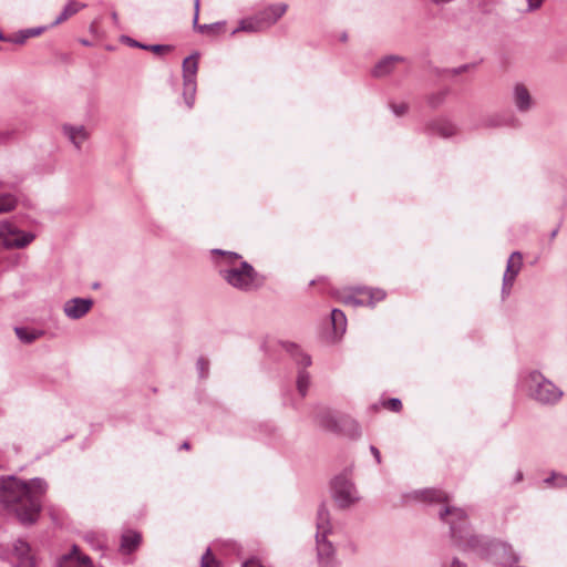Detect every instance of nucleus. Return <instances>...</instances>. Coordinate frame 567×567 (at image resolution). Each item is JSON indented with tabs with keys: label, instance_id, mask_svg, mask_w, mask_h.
Returning a JSON list of instances; mask_svg holds the SVG:
<instances>
[{
	"label": "nucleus",
	"instance_id": "1",
	"mask_svg": "<svg viewBox=\"0 0 567 567\" xmlns=\"http://www.w3.org/2000/svg\"><path fill=\"white\" fill-rule=\"evenodd\" d=\"M48 489L43 478L34 477L29 482L16 476L0 478V503L16 513L18 519L24 524H33L42 508V496Z\"/></svg>",
	"mask_w": 567,
	"mask_h": 567
},
{
	"label": "nucleus",
	"instance_id": "2",
	"mask_svg": "<svg viewBox=\"0 0 567 567\" xmlns=\"http://www.w3.org/2000/svg\"><path fill=\"white\" fill-rule=\"evenodd\" d=\"M439 517L450 526V535L456 547L464 551L485 553V543L481 536L472 533L463 508L445 505L439 511Z\"/></svg>",
	"mask_w": 567,
	"mask_h": 567
},
{
	"label": "nucleus",
	"instance_id": "3",
	"mask_svg": "<svg viewBox=\"0 0 567 567\" xmlns=\"http://www.w3.org/2000/svg\"><path fill=\"white\" fill-rule=\"evenodd\" d=\"M526 384L529 398L540 405H556L564 395L558 385L536 370L528 373Z\"/></svg>",
	"mask_w": 567,
	"mask_h": 567
},
{
	"label": "nucleus",
	"instance_id": "4",
	"mask_svg": "<svg viewBox=\"0 0 567 567\" xmlns=\"http://www.w3.org/2000/svg\"><path fill=\"white\" fill-rule=\"evenodd\" d=\"M331 532L330 514L326 504H321L317 513V556L319 567H336L334 548L327 540L328 534Z\"/></svg>",
	"mask_w": 567,
	"mask_h": 567
},
{
	"label": "nucleus",
	"instance_id": "5",
	"mask_svg": "<svg viewBox=\"0 0 567 567\" xmlns=\"http://www.w3.org/2000/svg\"><path fill=\"white\" fill-rule=\"evenodd\" d=\"M219 275L228 285L240 291H251L260 286L257 271L247 261H240L239 266H221Z\"/></svg>",
	"mask_w": 567,
	"mask_h": 567
},
{
	"label": "nucleus",
	"instance_id": "6",
	"mask_svg": "<svg viewBox=\"0 0 567 567\" xmlns=\"http://www.w3.org/2000/svg\"><path fill=\"white\" fill-rule=\"evenodd\" d=\"M331 495L340 508H348L360 501L354 483L346 474L337 475L332 480Z\"/></svg>",
	"mask_w": 567,
	"mask_h": 567
},
{
	"label": "nucleus",
	"instance_id": "7",
	"mask_svg": "<svg viewBox=\"0 0 567 567\" xmlns=\"http://www.w3.org/2000/svg\"><path fill=\"white\" fill-rule=\"evenodd\" d=\"M0 239L6 249H23L35 239V234L21 230L9 221H1Z\"/></svg>",
	"mask_w": 567,
	"mask_h": 567
},
{
	"label": "nucleus",
	"instance_id": "8",
	"mask_svg": "<svg viewBox=\"0 0 567 567\" xmlns=\"http://www.w3.org/2000/svg\"><path fill=\"white\" fill-rule=\"evenodd\" d=\"M511 103L520 114L530 112L535 106V100L529 89L524 83H515L511 93Z\"/></svg>",
	"mask_w": 567,
	"mask_h": 567
},
{
	"label": "nucleus",
	"instance_id": "9",
	"mask_svg": "<svg viewBox=\"0 0 567 567\" xmlns=\"http://www.w3.org/2000/svg\"><path fill=\"white\" fill-rule=\"evenodd\" d=\"M30 551L29 544L22 539H18L13 544L12 553L9 558L10 563L13 567H34V559Z\"/></svg>",
	"mask_w": 567,
	"mask_h": 567
},
{
	"label": "nucleus",
	"instance_id": "10",
	"mask_svg": "<svg viewBox=\"0 0 567 567\" xmlns=\"http://www.w3.org/2000/svg\"><path fill=\"white\" fill-rule=\"evenodd\" d=\"M288 9L287 3L269 4L256 13L264 30H268L286 13Z\"/></svg>",
	"mask_w": 567,
	"mask_h": 567
},
{
	"label": "nucleus",
	"instance_id": "11",
	"mask_svg": "<svg viewBox=\"0 0 567 567\" xmlns=\"http://www.w3.org/2000/svg\"><path fill=\"white\" fill-rule=\"evenodd\" d=\"M93 307L91 298H72L63 306L64 315L72 320L83 318Z\"/></svg>",
	"mask_w": 567,
	"mask_h": 567
},
{
	"label": "nucleus",
	"instance_id": "12",
	"mask_svg": "<svg viewBox=\"0 0 567 567\" xmlns=\"http://www.w3.org/2000/svg\"><path fill=\"white\" fill-rule=\"evenodd\" d=\"M62 132L78 151L82 148L83 143L90 137V132L83 125L64 124Z\"/></svg>",
	"mask_w": 567,
	"mask_h": 567
},
{
	"label": "nucleus",
	"instance_id": "13",
	"mask_svg": "<svg viewBox=\"0 0 567 567\" xmlns=\"http://www.w3.org/2000/svg\"><path fill=\"white\" fill-rule=\"evenodd\" d=\"M485 127H502L511 126L517 127L519 125L518 118L512 113H495L487 115L482 123Z\"/></svg>",
	"mask_w": 567,
	"mask_h": 567
},
{
	"label": "nucleus",
	"instance_id": "14",
	"mask_svg": "<svg viewBox=\"0 0 567 567\" xmlns=\"http://www.w3.org/2000/svg\"><path fill=\"white\" fill-rule=\"evenodd\" d=\"M56 567H92V563L87 556L80 555L78 547L73 546L71 553L58 559Z\"/></svg>",
	"mask_w": 567,
	"mask_h": 567
},
{
	"label": "nucleus",
	"instance_id": "15",
	"mask_svg": "<svg viewBox=\"0 0 567 567\" xmlns=\"http://www.w3.org/2000/svg\"><path fill=\"white\" fill-rule=\"evenodd\" d=\"M427 132L432 135H437L444 138L452 137L456 134V126L446 118H437L432 121L427 127Z\"/></svg>",
	"mask_w": 567,
	"mask_h": 567
},
{
	"label": "nucleus",
	"instance_id": "16",
	"mask_svg": "<svg viewBox=\"0 0 567 567\" xmlns=\"http://www.w3.org/2000/svg\"><path fill=\"white\" fill-rule=\"evenodd\" d=\"M404 61L403 56L400 55H388L381 59L372 69V75L374 78H383L393 72L396 63Z\"/></svg>",
	"mask_w": 567,
	"mask_h": 567
},
{
	"label": "nucleus",
	"instance_id": "17",
	"mask_svg": "<svg viewBox=\"0 0 567 567\" xmlns=\"http://www.w3.org/2000/svg\"><path fill=\"white\" fill-rule=\"evenodd\" d=\"M493 550L499 556V563L503 565L513 566L519 560V556L506 543H494Z\"/></svg>",
	"mask_w": 567,
	"mask_h": 567
},
{
	"label": "nucleus",
	"instance_id": "18",
	"mask_svg": "<svg viewBox=\"0 0 567 567\" xmlns=\"http://www.w3.org/2000/svg\"><path fill=\"white\" fill-rule=\"evenodd\" d=\"M142 542V536L135 530H126L121 537L120 549L124 554H131L137 549Z\"/></svg>",
	"mask_w": 567,
	"mask_h": 567
},
{
	"label": "nucleus",
	"instance_id": "19",
	"mask_svg": "<svg viewBox=\"0 0 567 567\" xmlns=\"http://www.w3.org/2000/svg\"><path fill=\"white\" fill-rule=\"evenodd\" d=\"M45 30V27H37L19 30L18 32L9 35L8 42L22 45L28 39L40 35Z\"/></svg>",
	"mask_w": 567,
	"mask_h": 567
},
{
	"label": "nucleus",
	"instance_id": "20",
	"mask_svg": "<svg viewBox=\"0 0 567 567\" xmlns=\"http://www.w3.org/2000/svg\"><path fill=\"white\" fill-rule=\"evenodd\" d=\"M523 266V255L519 251H514L507 260L504 278L516 279Z\"/></svg>",
	"mask_w": 567,
	"mask_h": 567
},
{
	"label": "nucleus",
	"instance_id": "21",
	"mask_svg": "<svg viewBox=\"0 0 567 567\" xmlns=\"http://www.w3.org/2000/svg\"><path fill=\"white\" fill-rule=\"evenodd\" d=\"M86 6L84 3L76 2L75 0H70L61 11V13L56 17V19L53 21L52 25H58L75 13H78L81 9L85 8Z\"/></svg>",
	"mask_w": 567,
	"mask_h": 567
},
{
	"label": "nucleus",
	"instance_id": "22",
	"mask_svg": "<svg viewBox=\"0 0 567 567\" xmlns=\"http://www.w3.org/2000/svg\"><path fill=\"white\" fill-rule=\"evenodd\" d=\"M199 6H200V1L199 0H195L194 1V19H193V24H194V28L198 32H200V33L215 32V31L219 30L223 25H225V22H215V23H210V24H198Z\"/></svg>",
	"mask_w": 567,
	"mask_h": 567
},
{
	"label": "nucleus",
	"instance_id": "23",
	"mask_svg": "<svg viewBox=\"0 0 567 567\" xmlns=\"http://www.w3.org/2000/svg\"><path fill=\"white\" fill-rule=\"evenodd\" d=\"M198 54H192L183 61V80H196Z\"/></svg>",
	"mask_w": 567,
	"mask_h": 567
},
{
	"label": "nucleus",
	"instance_id": "24",
	"mask_svg": "<svg viewBox=\"0 0 567 567\" xmlns=\"http://www.w3.org/2000/svg\"><path fill=\"white\" fill-rule=\"evenodd\" d=\"M417 495L421 497V499L429 502V503H447L449 502V495L441 489L427 488V489L417 492Z\"/></svg>",
	"mask_w": 567,
	"mask_h": 567
},
{
	"label": "nucleus",
	"instance_id": "25",
	"mask_svg": "<svg viewBox=\"0 0 567 567\" xmlns=\"http://www.w3.org/2000/svg\"><path fill=\"white\" fill-rule=\"evenodd\" d=\"M239 31L244 32H262L265 31L262 25L259 22L257 16L248 17L240 20L238 28L233 31V34H236Z\"/></svg>",
	"mask_w": 567,
	"mask_h": 567
},
{
	"label": "nucleus",
	"instance_id": "26",
	"mask_svg": "<svg viewBox=\"0 0 567 567\" xmlns=\"http://www.w3.org/2000/svg\"><path fill=\"white\" fill-rule=\"evenodd\" d=\"M14 332L18 339L27 344L32 343L33 341H35L37 339L44 334L42 330L30 329L25 327H16Z\"/></svg>",
	"mask_w": 567,
	"mask_h": 567
},
{
	"label": "nucleus",
	"instance_id": "27",
	"mask_svg": "<svg viewBox=\"0 0 567 567\" xmlns=\"http://www.w3.org/2000/svg\"><path fill=\"white\" fill-rule=\"evenodd\" d=\"M355 292L358 295L365 296L367 306L373 307L375 302L381 301L385 298V291L382 289H372V288H357Z\"/></svg>",
	"mask_w": 567,
	"mask_h": 567
},
{
	"label": "nucleus",
	"instance_id": "28",
	"mask_svg": "<svg viewBox=\"0 0 567 567\" xmlns=\"http://www.w3.org/2000/svg\"><path fill=\"white\" fill-rule=\"evenodd\" d=\"M19 204V196L13 193L0 194V214L13 212Z\"/></svg>",
	"mask_w": 567,
	"mask_h": 567
},
{
	"label": "nucleus",
	"instance_id": "29",
	"mask_svg": "<svg viewBox=\"0 0 567 567\" xmlns=\"http://www.w3.org/2000/svg\"><path fill=\"white\" fill-rule=\"evenodd\" d=\"M317 422L320 426L328 431L338 432L340 431L338 420L329 411H322L317 415Z\"/></svg>",
	"mask_w": 567,
	"mask_h": 567
},
{
	"label": "nucleus",
	"instance_id": "30",
	"mask_svg": "<svg viewBox=\"0 0 567 567\" xmlns=\"http://www.w3.org/2000/svg\"><path fill=\"white\" fill-rule=\"evenodd\" d=\"M214 254H218L221 256V260L218 261L219 269L223 267H233L234 265L239 266L241 261L240 255L234 251H225L220 249L213 250Z\"/></svg>",
	"mask_w": 567,
	"mask_h": 567
},
{
	"label": "nucleus",
	"instance_id": "31",
	"mask_svg": "<svg viewBox=\"0 0 567 567\" xmlns=\"http://www.w3.org/2000/svg\"><path fill=\"white\" fill-rule=\"evenodd\" d=\"M286 349L298 364H301L303 368L311 364L310 357L303 353L296 344L287 343Z\"/></svg>",
	"mask_w": 567,
	"mask_h": 567
},
{
	"label": "nucleus",
	"instance_id": "32",
	"mask_svg": "<svg viewBox=\"0 0 567 567\" xmlns=\"http://www.w3.org/2000/svg\"><path fill=\"white\" fill-rule=\"evenodd\" d=\"M184 90H183V96L185 100V103L190 109L194 105L195 102V93H196V80H183Z\"/></svg>",
	"mask_w": 567,
	"mask_h": 567
},
{
	"label": "nucleus",
	"instance_id": "33",
	"mask_svg": "<svg viewBox=\"0 0 567 567\" xmlns=\"http://www.w3.org/2000/svg\"><path fill=\"white\" fill-rule=\"evenodd\" d=\"M331 322L336 331L344 332L347 328V318L343 311L333 309L331 311Z\"/></svg>",
	"mask_w": 567,
	"mask_h": 567
},
{
	"label": "nucleus",
	"instance_id": "34",
	"mask_svg": "<svg viewBox=\"0 0 567 567\" xmlns=\"http://www.w3.org/2000/svg\"><path fill=\"white\" fill-rule=\"evenodd\" d=\"M544 483L556 488H567V475L553 472L550 476L544 480Z\"/></svg>",
	"mask_w": 567,
	"mask_h": 567
},
{
	"label": "nucleus",
	"instance_id": "35",
	"mask_svg": "<svg viewBox=\"0 0 567 567\" xmlns=\"http://www.w3.org/2000/svg\"><path fill=\"white\" fill-rule=\"evenodd\" d=\"M309 386H310V375L305 369H302L298 372V378H297V389L301 396H306V394L308 393Z\"/></svg>",
	"mask_w": 567,
	"mask_h": 567
},
{
	"label": "nucleus",
	"instance_id": "36",
	"mask_svg": "<svg viewBox=\"0 0 567 567\" xmlns=\"http://www.w3.org/2000/svg\"><path fill=\"white\" fill-rule=\"evenodd\" d=\"M200 567H219L218 561L208 547L200 558Z\"/></svg>",
	"mask_w": 567,
	"mask_h": 567
},
{
	"label": "nucleus",
	"instance_id": "37",
	"mask_svg": "<svg viewBox=\"0 0 567 567\" xmlns=\"http://www.w3.org/2000/svg\"><path fill=\"white\" fill-rule=\"evenodd\" d=\"M361 297H357V296H348L344 298L343 302L346 305H351V306H354V307H358V306H367V299H365V296L363 295H360Z\"/></svg>",
	"mask_w": 567,
	"mask_h": 567
},
{
	"label": "nucleus",
	"instance_id": "38",
	"mask_svg": "<svg viewBox=\"0 0 567 567\" xmlns=\"http://www.w3.org/2000/svg\"><path fill=\"white\" fill-rule=\"evenodd\" d=\"M515 280L508 279L503 277V284H502V297L506 298L509 296L512 288L514 286Z\"/></svg>",
	"mask_w": 567,
	"mask_h": 567
},
{
	"label": "nucleus",
	"instance_id": "39",
	"mask_svg": "<svg viewBox=\"0 0 567 567\" xmlns=\"http://www.w3.org/2000/svg\"><path fill=\"white\" fill-rule=\"evenodd\" d=\"M197 370H198V373H199V377L200 378H205L208 373V361L205 360L204 358H199L197 360Z\"/></svg>",
	"mask_w": 567,
	"mask_h": 567
},
{
	"label": "nucleus",
	"instance_id": "40",
	"mask_svg": "<svg viewBox=\"0 0 567 567\" xmlns=\"http://www.w3.org/2000/svg\"><path fill=\"white\" fill-rule=\"evenodd\" d=\"M444 99H445V93L440 92L437 94L431 95L429 97V103L432 107H437L443 102Z\"/></svg>",
	"mask_w": 567,
	"mask_h": 567
},
{
	"label": "nucleus",
	"instance_id": "41",
	"mask_svg": "<svg viewBox=\"0 0 567 567\" xmlns=\"http://www.w3.org/2000/svg\"><path fill=\"white\" fill-rule=\"evenodd\" d=\"M391 110L396 116H402L408 112V104L406 103H400V104H391Z\"/></svg>",
	"mask_w": 567,
	"mask_h": 567
},
{
	"label": "nucleus",
	"instance_id": "42",
	"mask_svg": "<svg viewBox=\"0 0 567 567\" xmlns=\"http://www.w3.org/2000/svg\"><path fill=\"white\" fill-rule=\"evenodd\" d=\"M388 405L392 411H395V412H399L402 408V403H401L400 399H396V398L390 399L388 402Z\"/></svg>",
	"mask_w": 567,
	"mask_h": 567
},
{
	"label": "nucleus",
	"instance_id": "43",
	"mask_svg": "<svg viewBox=\"0 0 567 567\" xmlns=\"http://www.w3.org/2000/svg\"><path fill=\"white\" fill-rule=\"evenodd\" d=\"M544 0H527V9L528 11H535L539 9L543 4Z\"/></svg>",
	"mask_w": 567,
	"mask_h": 567
},
{
	"label": "nucleus",
	"instance_id": "44",
	"mask_svg": "<svg viewBox=\"0 0 567 567\" xmlns=\"http://www.w3.org/2000/svg\"><path fill=\"white\" fill-rule=\"evenodd\" d=\"M147 47H148L147 50H151L155 53H161V52L169 50L168 45H163V44H152V45H147Z\"/></svg>",
	"mask_w": 567,
	"mask_h": 567
},
{
	"label": "nucleus",
	"instance_id": "45",
	"mask_svg": "<svg viewBox=\"0 0 567 567\" xmlns=\"http://www.w3.org/2000/svg\"><path fill=\"white\" fill-rule=\"evenodd\" d=\"M468 69H470V65H468V64H463V65H461V66H458V68L451 69V70H449L447 72H449L450 74H452V75H458V74H461V73H463V72L467 71Z\"/></svg>",
	"mask_w": 567,
	"mask_h": 567
},
{
	"label": "nucleus",
	"instance_id": "46",
	"mask_svg": "<svg viewBox=\"0 0 567 567\" xmlns=\"http://www.w3.org/2000/svg\"><path fill=\"white\" fill-rule=\"evenodd\" d=\"M126 41H127V43H128L131 47L142 48V49H144V50L148 49V47H147V45H144V44H142V43H140V42H137V41H135V40H133V39H131V38H128V37L126 38Z\"/></svg>",
	"mask_w": 567,
	"mask_h": 567
},
{
	"label": "nucleus",
	"instance_id": "47",
	"mask_svg": "<svg viewBox=\"0 0 567 567\" xmlns=\"http://www.w3.org/2000/svg\"><path fill=\"white\" fill-rule=\"evenodd\" d=\"M370 451H371L372 455L374 456L377 463L380 464L381 463L380 451L373 445L370 446Z\"/></svg>",
	"mask_w": 567,
	"mask_h": 567
},
{
	"label": "nucleus",
	"instance_id": "48",
	"mask_svg": "<svg viewBox=\"0 0 567 567\" xmlns=\"http://www.w3.org/2000/svg\"><path fill=\"white\" fill-rule=\"evenodd\" d=\"M450 567H467L465 563L461 561L458 558H453Z\"/></svg>",
	"mask_w": 567,
	"mask_h": 567
},
{
	"label": "nucleus",
	"instance_id": "49",
	"mask_svg": "<svg viewBox=\"0 0 567 567\" xmlns=\"http://www.w3.org/2000/svg\"><path fill=\"white\" fill-rule=\"evenodd\" d=\"M523 478H524L523 472H522L520 470H518V471L515 473V476H514L513 482H514L515 484H517V483L522 482V481H523Z\"/></svg>",
	"mask_w": 567,
	"mask_h": 567
},
{
	"label": "nucleus",
	"instance_id": "50",
	"mask_svg": "<svg viewBox=\"0 0 567 567\" xmlns=\"http://www.w3.org/2000/svg\"><path fill=\"white\" fill-rule=\"evenodd\" d=\"M9 35L3 34V32L0 30V41L8 42Z\"/></svg>",
	"mask_w": 567,
	"mask_h": 567
},
{
	"label": "nucleus",
	"instance_id": "51",
	"mask_svg": "<svg viewBox=\"0 0 567 567\" xmlns=\"http://www.w3.org/2000/svg\"><path fill=\"white\" fill-rule=\"evenodd\" d=\"M112 19H113L114 22H117L118 16H117L116 12H112Z\"/></svg>",
	"mask_w": 567,
	"mask_h": 567
},
{
	"label": "nucleus",
	"instance_id": "52",
	"mask_svg": "<svg viewBox=\"0 0 567 567\" xmlns=\"http://www.w3.org/2000/svg\"><path fill=\"white\" fill-rule=\"evenodd\" d=\"M558 233V229H554L550 234V238H555Z\"/></svg>",
	"mask_w": 567,
	"mask_h": 567
},
{
	"label": "nucleus",
	"instance_id": "53",
	"mask_svg": "<svg viewBox=\"0 0 567 567\" xmlns=\"http://www.w3.org/2000/svg\"><path fill=\"white\" fill-rule=\"evenodd\" d=\"M182 449L188 450L189 449V443L188 442H184L183 445H182Z\"/></svg>",
	"mask_w": 567,
	"mask_h": 567
},
{
	"label": "nucleus",
	"instance_id": "54",
	"mask_svg": "<svg viewBox=\"0 0 567 567\" xmlns=\"http://www.w3.org/2000/svg\"><path fill=\"white\" fill-rule=\"evenodd\" d=\"M6 187H9V185H7V184H6V183H3L2 181H0V189L6 188Z\"/></svg>",
	"mask_w": 567,
	"mask_h": 567
},
{
	"label": "nucleus",
	"instance_id": "55",
	"mask_svg": "<svg viewBox=\"0 0 567 567\" xmlns=\"http://www.w3.org/2000/svg\"><path fill=\"white\" fill-rule=\"evenodd\" d=\"M346 40H347V34L344 33V34H342V37H341V41H346Z\"/></svg>",
	"mask_w": 567,
	"mask_h": 567
},
{
	"label": "nucleus",
	"instance_id": "56",
	"mask_svg": "<svg viewBox=\"0 0 567 567\" xmlns=\"http://www.w3.org/2000/svg\"><path fill=\"white\" fill-rule=\"evenodd\" d=\"M7 137L4 134H0V141H3Z\"/></svg>",
	"mask_w": 567,
	"mask_h": 567
}]
</instances>
